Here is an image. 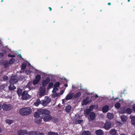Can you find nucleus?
<instances>
[{
    "mask_svg": "<svg viewBox=\"0 0 135 135\" xmlns=\"http://www.w3.org/2000/svg\"><path fill=\"white\" fill-rule=\"evenodd\" d=\"M95 134L97 135H103L104 132L101 129L97 130L95 131Z\"/></svg>",
    "mask_w": 135,
    "mask_h": 135,
    "instance_id": "14",
    "label": "nucleus"
},
{
    "mask_svg": "<svg viewBox=\"0 0 135 135\" xmlns=\"http://www.w3.org/2000/svg\"><path fill=\"white\" fill-rule=\"evenodd\" d=\"M115 107L117 109H119L120 107V104L119 103H116L115 104Z\"/></svg>",
    "mask_w": 135,
    "mask_h": 135,
    "instance_id": "33",
    "label": "nucleus"
},
{
    "mask_svg": "<svg viewBox=\"0 0 135 135\" xmlns=\"http://www.w3.org/2000/svg\"><path fill=\"white\" fill-rule=\"evenodd\" d=\"M121 118L123 122H126L127 120V116L124 115H122L121 117Z\"/></svg>",
    "mask_w": 135,
    "mask_h": 135,
    "instance_id": "19",
    "label": "nucleus"
},
{
    "mask_svg": "<svg viewBox=\"0 0 135 135\" xmlns=\"http://www.w3.org/2000/svg\"><path fill=\"white\" fill-rule=\"evenodd\" d=\"M22 99L23 100L28 99L31 98V96L27 93V91H23L22 94Z\"/></svg>",
    "mask_w": 135,
    "mask_h": 135,
    "instance_id": "5",
    "label": "nucleus"
},
{
    "mask_svg": "<svg viewBox=\"0 0 135 135\" xmlns=\"http://www.w3.org/2000/svg\"><path fill=\"white\" fill-rule=\"evenodd\" d=\"M32 112L30 108L24 107L20 109L19 110L20 114L22 116H26L30 114Z\"/></svg>",
    "mask_w": 135,
    "mask_h": 135,
    "instance_id": "3",
    "label": "nucleus"
},
{
    "mask_svg": "<svg viewBox=\"0 0 135 135\" xmlns=\"http://www.w3.org/2000/svg\"><path fill=\"white\" fill-rule=\"evenodd\" d=\"M15 61V59L13 58H11L9 61V65L13 64Z\"/></svg>",
    "mask_w": 135,
    "mask_h": 135,
    "instance_id": "23",
    "label": "nucleus"
},
{
    "mask_svg": "<svg viewBox=\"0 0 135 135\" xmlns=\"http://www.w3.org/2000/svg\"><path fill=\"white\" fill-rule=\"evenodd\" d=\"M3 109L4 111H9L13 108L12 105L11 104H7L4 103L2 105Z\"/></svg>",
    "mask_w": 135,
    "mask_h": 135,
    "instance_id": "6",
    "label": "nucleus"
},
{
    "mask_svg": "<svg viewBox=\"0 0 135 135\" xmlns=\"http://www.w3.org/2000/svg\"><path fill=\"white\" fill-rule=\"evenodd\" d=\"M132 109L134 112H135V106H133L132 107Z\"/></svg>",
    "mask_w": 135,
    "mask_h": 135,
    "instance_id": "50",
    "label": "nucleus"
},
{
    "mask_svg": "<svg viewBox=\"0 0 135 135\" xmlns=\"http://www.w3.org/2000/svg\"><path fill=\"white\" fill-rule=\"evenodd\" d=\"M64 86L66 87H67L68 86V84H64Z\"/></svg>",
    "mask_w": 135,
    "mask_h": 135,
    "instance_id": "54",
    "label": "nucleus"
},
{
    "mask_svg": "<svg viewBox=\"0 0 135 135\" xmlns=\"http://www.w3.org/2000/svg\"><path fill=\"white\" fill-rule=\"evenodd\" d=\"M130 118L131 119V123L132 124L135 126V116H130Z\"/></svg>",
    "mask_w": 135,
    "mask_h": 135,
    "instance_id": "20",
    "label": "nucleus"
},
{
    "mask_svg": "<svg viewBox=\"0 0 135 135\" xmlns=\"http://www.w3.org/2000/svg\"><path fill=\"white\" fill-rule=\"evenodd\" d=\"M89 116L90 119L91 120H93L95 118V114L93 112H91L89 114Z\"/></svg>",
    "mask_w": 135,
    "mask_h": 135,
    "instance_id": "12",
    "label": "nucleus"
},
{
    "mask_svg": "<svg viewBox=\"0 0 135 135\" xmlns=\"http://www.w3.org/2000/svg\"><path fill=\"white\" fill-rule=\"evenodd\" d=\"M41 102L39 99H38L37 100L36 102L34 103V105L36 106H38L40 103Z\"/></svg>",
    "mask_w": 135,
    "mask_h": 135,
    "instance_id": "26",
    "label": "nucleus"
},
{
    "mask_svg": "<svg viewBox=\"0 0 135 135\" xmlns=\"http://www.w3.org/2000/svg\"><path fill=\"white\" fill-rule=\"evenodd\" d=\"M40 110L42 117L45 122L49 121L52 119V117L50 114V111L44 109H40Z\"/></svg>",
    "mask_w": 135,
    "mask_h": 135,
    "instance_id": "1",
    "label": "nucleus"
},
{
    "mask_svg": "<svg viewBox=\"0 0 135 135\" xmlns=\"http://www.w3.org/2000/svg\"><path fill=\"white\" fill-rule=\"evenodd\" d=\"M32 84V83L31 81H29L28 83L27 86L28 88H30Z\"/></svg>",
    "mask_w": 135,
    "mask_h": 135,
    "instance_id": "41",
    "label": "nucleus"
},
{
    "mask_svg": "<svg viewBox=\"0 0 135 135\" xmlns=\"http://www.w3.org/2000/svg\"><path fill=\"white\" fill-rule=\"evenodd\" d=\"M41 113H40V110H38L37 112H35L34 114V117H35L34 121L35 123L39 124L42 122V115Z\"/></svg>",
    "mask_w": 135,
    "mask_h": 135,
    "instance_id": "2",
    "label": "nucleus"
},
{
    "mask_svg": "<svg viewBox=\"0 0 135 135\" xmlns=\"http://www.w3.org/2000/svg\"><path fill=\"white\" fill-rule=\"evenodd\" d=\"M58 105L59 106V107H60V106H59V105Z\"/></svg>",
    "mask_w": 135,
    "mask_h": 135,
    "instance_id": "63",
    "label": "nucleus"
},
{
    "mask_svg": "<svg viewBox=\"0 0 135 135\" xmlns=\"http://www.w3.org/2000/svg\"><path fill=\"white\" fill-rule=\"evenodd\" d=\"M120 135H127L124 134L123 133H122V134H120Z\"/></svg>",
    "mask_w": 135,
    "mask_h": 135,
    "instance_id": "55",
    "label": "nucleus"
},
{
    "mask_svg": "<svg viewBox=\"0 0 135 135\" xmlns=\"http://www.w3.org/2000/svg\"><path fill=\"white\" fill-rule=\"evenodd\" d=\"M81 94V93L80 92H78L74 96V97L75 98H77L79 97Z\"/></svg>",
    "mask_w": 135,
    "mask_h": 135,
    "instance_id": "31",
    "label": "nucleus"
},
{
    "mask_svg": "<svg viewBox=\"0 0 135 135\" xmlns=\"http://www.w3.org/2000/svg\"><path fill=\"white\" fill-rule=\"evenodd\" d=\"M82 135H91V133L89 131H85L82 133Z\"/></svg>",
    "mask_w": 135,
    "mask_h": 135,
    "instance_id": "24",
    "label": "nucleus"
},
{
    "mask_svg": "<svg viewBox=\"0 0 135 135\" xmlns=\"http://www.w3.org/2000/svg\"><path fill=\"white\" fill-rule=\"evenodd\" d=\"M89 102V101H88V99L86 98L85 99H84L83 101V105H86Z\"/></svg>",
    "mask_w": 135,
    "mask_h": 135,
    "instance_id": "21",
    "label": "nucleus"
},
{
    "mask_svg": "<svg viewBox=\"0 0 135 135\" xmlns=\"http://www.w3.org/2000/svg\"><path fill=\"white\" fill-rule=\"evenodd\" d=\"M46 93V88L44 87L41 88L39 93L40 96L42 97Z\"/></svg>",
    "mask_w": 135,
    "mask_h": 135,
    "instance_id": "7",
    "label": "nucleus"
},
{
    "mask_svg": "<svg viewBox=\"0 0 135 135\" xmlns=\"http://www.w3.org/2000/svg\"><path fill=\"white\" fill-rule=\"evenodd\" d=\"M2 109H3L2 105L0 104V111Z\"/></svg>",
    "mask_w": 135,
    "mask_h": 135,
    "instance_id": "49",
    "label": "nucleus"
},
{
    "mask_svg": "<svg viewBox=\"0 0 135 135\" xmlns=\"http://www.w3.org/2000/svg\"><path fill=\"white\" fill-rule=\"evenodd\" d=\"M4 56L3 54L2 53L0 52V58H2Z\"/></svg>",
    "mask_w": 135,
    "mask_h": 135,
    "instance_id": "46",
    "label": "nucleus"
},
{
    "mask_svg": "<svg viewBox=\"0 0 135 135\" xmlns=\"http://www.w3.org/2000/svg\"><path fill=\"white\" fill-rule=\"evenodd\" d=\"M117 99V98H115V99H114V100H115L116 99Z\"/></svg>",
    "mask_w": 135,
    "mask_h": 135,
    "instance_id": "61",
    "label": "nucleus"
},
{
    "mask_svg": "<svg viewBox=\"0 0 135 135\" xmlns=\"http://www.w3.org/2000/svg\"><path fill=\"white\" fill-rule=\"evenodd\" d=\"M35 131H30L28 132H27V134L28 135H35Z\"/></svg>",
    "mask_w": 135,
    "mask_h": 135,
    "instance_id": "30",
    "label": "nucleus"
},
{
    "mask_svg": "<svg viewBox=\"0 0 135 135\" xmlns=\"http://www.w3.org/2000/svg\"><path fill=\"white\" fill-rule=\"evenodd\" d=\"M3 0H2V1H1V2H3Z\"/></svg>",
    "mask_w": 135,
    "mask_h": 135,
    "instance_id": "59",
    "label": "nucleus"
},
{
    "mask_svg": "<svg viewBox=\"0 0 135 135\" xmlns=\"http://www.w3.org/2000/svg\"><path fill=\"white\" fill-rule=\"evenodd\" d=\"M91 112L88 109H86L84 111V113L86 115H88Z\"/></svg>",
    "mask_w": 135,
    "mask_h": 135,
    "instance_id": "28",
    "label": "nucleus"
},
{
    "mask_svg": "<svg viewBox=\"0 0 135 135\" xmlns=\"http://www.w3.org/2000/svg\"><path fill=\"white\" fill-rule=\"evenodd\" d=\"M8 79V77L6 75L4 76L3 77V79L4 80H6Z\"/></svg>",
    "mask_w": 135,
    "mask_h": 135,
    "instance_id": "44",
    "label": "nucleus"
},
{
    "mask_svg": "<svg viewBox=\"0 0 135 135\" xmlns=\"http://www.w3.org/2000/svg\"><path fill=\"white\" fill-rule=\"evenodd\" d=\"M102 124L104 125L103 128L106 130H108L111 127L112 122L109 120H107L106 121L105 123L102 122Z\"/></svg>",
    "mask_w": 135,
    "mask_h": 135,
    "instance_id": "4",
    "label": "nucleus"
},
{
    "mask_svg": "<svg viewBox=\"0 0 135 135\" xmlns=\"http://www.w3.org/2000/svg\"><path fill=\"white\" fill-rule=\"evenodd\" d=\"M8 57H12V58H13V57H15V56L14 55H11V54H9L8 55Z\"/></svg>",
    "mask_w": 135,
    "mask_h": 135,
    "instance_id": "43",
    "label": "nucleus"
},
{
    "mask_svg": "<svg viewBox=\"0 0 135 135\" xmlns=\"http://www.w3.org/2000/svg\"><path fill=\"white\" fill-rule=\"evenodd\" d=\"M48 134L49 135H58L57 133H56L52 132H48Z\"/></svg>",
    "mask_w": 135,
    "mask_h": 135,
    "instance_id": "29",
    "label": "nucleus"
},
{
    "mask_svg": "<svg viewBox=\"0 0 135 135\" xmlns=\"http://www.w3.org/2000/svg\"><path fill=\"white\" fill-rule=\"evenodd\" d=\"M56 89L57 90L58 89L57 88H56Z\"/></svg>",
    "mask_w": 135,
    "mask_h": 135,
    "instance_id": "60",
    "label": "nucleus"
},
{
    "mask_svg": "<svg viewBox=\"0 0 135 135\" xmlns=\"http://www.w3.org/2000/svg\"><path fill=\"white\" fill-rule=\"evenodd\" d=\"M109 109V107L108 105H105L103 106L102 108V111L104 113H105L108 112Z\"/></svg>",
    "mask_w": 135,
    "mask_h": 135,
    "instance_id": "13",
    "label": "nucleus"
},
{
    "mask_svg": "<svg viewBox=\"0 0 135 135\" xmlns=\"http://www.w3.org/2000/svg\"><path fill=\"white\" fill-rule=\"evenodd\" d=\"M27 134V131L26 130H20L17 131V134L18 135H24Z\"/></svg>",
    "mask_w": 135,
    "mask_h": 135,
    "instance_id": "9",
    "label": "nucleus"
},
{
    "mask_svg": "<svg viewBox=\"0 0 135 135\" xmlns=\"http://www.w3.org/2000/svg\"><path fill=\"white\" fill-rule=\"evenodd\" d=\"M107 117L108 119H112L113 118V115L112 114L108 112L107 113Z\"/></svg>",
    "mask_w": 135,
    "mask_h": 135,
    "instance_id": "18",
    "label": "nucleus"
},
{
    "mask_svg": "<svg viewBox=\"0 0 135 135\" xmlns=\"http://www.w3.org/2000/svg\"><path fill=\"white\" fill-rule=\"evenodd\" d=\"M53 83L52 82H51L49 84L48 86L49 88H51L53 86Z\"/></svg>",
    "mask_w": 135,
    "mask_h": 135,
    "instance_id": "42",
    "label": "nucleus"
},
{
    "mask_svg": "<svg viewBox=\"0 0 135 135\" xmlns=\"http://www.w3.org/2000/svg\"><path fill=\"white\" fill-rule=\"evenodd\" d=\"M74 96V94L70 93L66 95V100H69L72 99Z\"/></svg>",
    "mask_w": 135,
    "mask_h": 135,
    "instance_id": "10",
    "label": "nucleus"
},
{
    "mask_svg": "<svg viewBox=\"0 0 135 135\" xmlns=\"http://www.w3.org/2000/svg\"><path fill=\"white\" fill-rule=\"evenodd\" d=\"M64 92V91L63 90H62L60 92V95H62V94Z\"/></svg>",
    "mask_w": 135,
    "mask_h": 135,
    "instance_id": "48",
    "label": "nucleus"
},
{
    "mask_svg": "<svg viewBox=\"0 0 135 135\" xmlns=\"http://www.w3.org/2000/svg\"><path fill=\"white\" fill-rule=\"evenodd\" d=\"M49 102L47 101H43L42 102V104L44 106H45L48 104Z\"/></svg>",
    "mask_w": 135,
    "mask_h": 135,
    "instance_id": "37",
    "label": "nucleus"
},
{
    "mask_svg": "<svg viewBox=\"0 0 135 135\" xmlns=\"http://www.w3.org/2000/svg\"><path fill=\"white\" fill-rule=\"evenodd\" d=\"M98 95H97V94H95V97L96 98H98Z\"/></svg>",
    "mask_w": 135,
    "mask_h": 135,
    "instance_id": "51",
    "label": "nucleus"
},
{
    "mask_svg": "<svg viewBox=\"0 0 135 135\" xmlns=\"http://www.w3.org/2000/svg\"><path fill=\"white\" fill-rule=\"evenodd\" d=\"M6 122L7 123L10 124L13 123V121L11 120L7 119L6 120Z\"/></svg>",
    "mask_w": 135,
    "mask_h": 135,
    "instance_id": "36",
    "label": "nucleus"
},
{
    "mask_svg": "<svg viewBox=\"0 0 135 135\" xmlns=\"http://www.w3.org/2000/svg\"><path fill=\"white\" fill-rule=\"evenodd\" d=\"M26 73L27 74H30V71L29 70H26Z\"/></svg>",
    "mask_w": 135,
    "mask_h": 135,
    "instance_id": "47",
    "label": "nucleus"
},
{
    "mask_svg": "<svg viewBox=\"0 0 135 135\" xmlns=\"http://www.w3.org/2000/svg\"><path fill=\"white\" fill-rule=\"evenodd\" d=\"M41 79V76L40 75H38V74L37 75H36V77L35 79L38 80V81H40Z\"/></svg>",
    "mask_w": 135,
    "mask_h": 135,
    "instance_id": "35",
    "label": "nucleus"
},
{
    "mask_svg": "<svg viewBox=\"0 0 135 135\" xmlns=\"http://www.w3.org/2000/svg\"><path fill=\"white\" fill-rule=\"evenodd\" d=\"M26 65L24 64H23L21 65V69L23 70L25 69L26 68Z\"/></svg>",
    "mask_w": 135,
    "mask_h": 135,
    "instance_id": "40",
    "label": "nucleus"
},
{
    "mask_svg": "<svg viewBox=\"0 0 135 135\" xmlns=\"http://www.w3.org/2000/svg\"><path fill=\"white\" fill-rule=\"evenodd\" d=\"M50 82V78L49 77H47L46 78L45 80H44L42 81V84L43 86L45 87Z\"/></svg>",
    "mask_w": 135,
    "mask_h": 135,
    "instance_id": "8",
    "label": "nucleus"
},
{
    "mask_svg": "<svg viewBox=\"0 0 135 135\" xmlns=\"http://www.w3.org/2000/svg\"><path fill=\"white\" fill-rule=\"evenodd\" d=\"M71 105H69L66 107L65 108L66 111L68 113L69 112L71 109Z\"/></svg>",
    "mask_w": 135,
    "mask_h": 135,
    "instance_id": "22",
    "label": "nucleus"
},
{
    "mask_svg": "<svg viewBox=\"0 0 135 135\" xmlns=\"http://www.w3.org/2000/svg\"><path fill=\"white\" fill-rule=\"evenodd\" d=\"M17 93L19 96L20 95H21V94H22V90L21 89H18L17 91Z\"/></svg>",
    "mask_w": 135,
    "mask_h": 135,
    "instance_id": "34",
    "label": "nucleus"
},
{
    "mask_svg": "<svg viewBox=\"0 0 135 135\" xmlns=\"http://www.w3.org/2000/svg\"><path fill=\"white\" fill-rule=\"evenodd\" d=\"M130 1V0H128V2H129V1Z\"/></svg>",
    "mask_w": 135,
    "mask_h": 135,
    "instance_id": "58",
    "label": "nucleus"
},
{
    "mask_svg": "<svg viewBox=\"0 0 135 135\" xmlns=\"http://www.w3.org/2000/svg\"><path fill=\"white\" fill-rule=\"evenodd\" d=\"M58 105L59 106V107H60V106H59V105Z\"/></svg>",
    "mask_w": 135,
    "mask_h": 135,
    "instance_id": "64",
    "label": "nucleus"
},
{
    "mask_svg": "<svg viewBox=\"0 0 135 135\" xmlns=\"http://www.w3.org/2000/svg\"><path fill=\"white\" fill-rule=\"evenodd\" d=\"M35 135H45L44 133L40 132L39 131H35Z\"/></svg>",
    "mask_w": 135,
    "mask_h": 135,
    "instance_id": "25",
    "label": "nucleus"
},
{
    "mask_svg": "<svg viewBox=\"0 0 135 135\" xmlns=\"http://www.w3.org/2000/svg\"><path fill=\"white\" fill-rule=\"evenodd\" d=\"M49 10L50 11H51L52 10V8L51 7H49Z\"/></svg>",
    "mask_w": 135,
    "mask_h": 135,
    "instance_id": "53",
    "label": "nucleus"
},
{
    "mask_svg": "<svg viewBox=\"0 0 135 135\" xmlns=\"http://www.w3.org/2000/svg\"><path fill=\"white\" fill-rule=\"evenodd\" d=\"M83 121V120H79L77 121L78 123L79 124H80Z\"/></svg>",
    "mask_w": 135,
    "mask_h": 135,
    "instance_id": "45",
    "label": "nucleus"
},
{
    "mask_svg": "<svg viewBox=\"0 0 135 135\" xmlns=\"http://www.w3.org/2000/svg\"><path fill=\"white\" fill-rule=\"evenodd\" d=\"M18 81L17 79L13 77H12L10 80L9 82L11 84H15Z\"/></svg>",
    "mask_w": 135,
    "mask_h": 135,
    "instance_id": "11",
    "label": "nucleus"
},
{
    "mask_svg": "<svg viewBox=\"0 0 135 135\" xmlns=\"http://www.w3.org/2000/svg\"><path fill=\"white\" fill-rule=\"evenodd\" d=\"M39 81H38V80L35 79L33 81V84L34 85H36L38 84L39 83Z\"/></svg>",
    "mask_w": 135,
    "mask_h": 135,
    "instance_id": "39",
    "label": "nucleus"
},
{
    "mask_svg": "<svg viewBox=\"0 0 135 135\" xmlns=\"http://www.w3.org/2000/svg\"><path fill=\"white\" fill-rule=\"evenodd\" d=\"M8 88L10 90H13L15 89L16 88V87L13 84H11L8 86Z\"/></svg>",
    "mask_w": 135,
    "mask_h": 135,
    "instance_id": "16",
    "label": "nucleus"
},
{
    "mask_svg": "<svg viewBox=\"0 0 135 135\" xmlns=\"http://www.w3.org/2000/svg\"><path fill=\"white\" fill-rule=\"evenodd\" d=\"M95 106L94 105H92L89 107V108L88 109L91 112L93 110Z\"/></svg>",
    "mask_w": 135,
    "mask_h": 135,
    "instance_id": "38",
    "label": "nucleus"
},
{
    "mask_svg": "<svg viewBox=\"0 0 135 135\" xmlns=\"http://www.w3.org/2000/svg\"><path fill=\"white\" fill-rule=\"evenodd\" d=\"M60 84V83L59 82H56L54 85V87L55 88L59 87Z\"/></svg>",
    "mask_w": 135,
    "mask_h": 135,
    "instance_id": "32",
    "label": "nucleus"
},
{
    "mask_svg": "<svg viewBox=\"0 0 135 135\" xmlns=\"http://www.w3.org/2000/svg\"><path fill=\"white\" fill-rule=\"evenodd\" d=\"M108 4L109 5H111V3H108Z\"/></svg>",
    "mask_w": 135,
    "mask_h": 135,
    "instance_id": "56",
    "label": "nucleus"
},
{
    "mask_svg": "<svg viewBox=\"0 0 135 135\" xmlns=\"http://www.w3.org/2000/svg\"><path fill=\"white\" fill-rule=\"evenodd\" d=\"M133 135H135V134H133Z\"/></svg>",
    "mask_w": 135,
    "mask_h": 135,
    "instance_id": "62",
    "label": "nucleus"
},
{
    "mask_svg": "<svg viewBox=\"0 0 135 135\" xmlns=\"http://www.w3.org/2000/svg\"><path fill=\"white\" fill-rule=\"evenodd\" d=\"M2 131V130L1 129V127H0V133Z\"/></svg>",
    "mask_w": 135,
    "mask_h": 135,
    "instance_id": "52",
    "label": "nucleus"
},
{
    "mask_svg": "<svg viewBox=\"0 0 135 135\" xmlns=\"http://www.w3.org/2000/svg\"><path fill=\"white\" fill-rule=\"evenodd\" d=\"M126 112L129 114H131L132 112V110L130 108H127L126 110Z\"/></svg>",
    "mask_w": 135,
    "mask_h": 135,
    "instance_id": "27",
    "label": "nucleus"
},
{
    "mask_svg": "<svg viewBox=\"0 0 135 135\" xmlns=\"http://www.w3.org/2000/svg\"><path fill=\"white\" fill-rule=\"evenodd\" d=\"M19 56L21 57H22V56L21 55V54H20L19 55Z\"/></svg>",
    "mask_w": 135,
    "mask_h": 135,
    "instance_id": "57",
    "label": "nucleus"
},
{
    "mask_svg": "<svg viewBox=\"0 0 135 135\" xmlns=\"http://www.w3.org/2000/svg\"><path fill=\"white\" fill-rule=\"evenodd\" d=\"M9 62L8 61L6 60H4L3 62V65L4 66V68H7L9 66Z\"/></svg>",
    "mask_w": 135,
    "mask_h": 135,
    "instance_id": "17",
    "label": "nucleus"
},
{
    "mask_svg": "<svg viewBox=\"0 0 135 135\" xmlns=\"http://www.w3.org/2000/svg\"><path fill=\"white\" fill-rule=\"evenodd\" d=\"M109 133L112 135H118L117 131L114 129H112L109 131Z\"/></svg>",
    "mask_w": 135,
    "mask_h": 135,
    "instance_id": "15",
    "label": "nucleus"
}]
</instances>
